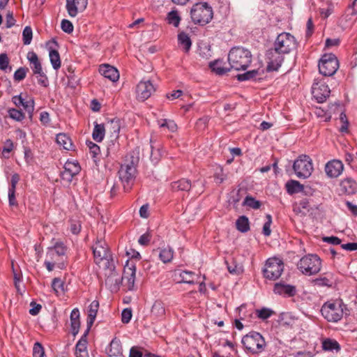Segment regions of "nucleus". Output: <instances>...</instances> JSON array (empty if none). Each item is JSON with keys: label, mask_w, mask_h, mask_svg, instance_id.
I'll list each match as a JSON object with an SVG mask.
<instances>
[{"label": "nucleus", "mask_w": 357, "mask_h": 357, "mask_svg": "<svg viewBox=\"0 0 357 357\" xmlns=\"http://www.w3.org/2000/svg\"><path fill=\"white\" fill-rule=\"evenodd\" d=\"M195 273L190 271H182L179 273V280L177 283H186L193 284L195 283L194 277Z\"/></svg>", "instance_id": "29"}, {"label": "nucleus", "mask_w": 357, "mask_h": 357, "mask_svg": "<svg viewBox=\"0 0 357 357\" xmlns=\"http://www.w3.org/2000/svg\"><path fill=\"white\" fill-rule=\"evenodd\" d=\"M322 348L324 351L338 352L340 350L341 347L335 340L326 338L322 341Z\"/></svg>", "instance_id": "28"}, {"label": "nucleus", "mask_w": 357, "mask_h": 357, "mask_svg": "<svg viewBox=\"0 0 357 357\" xmlns=\"http://www.w3.org/2000/svg\"><path fill=\"white\" fill-rule=\"evenodd\" d=\"M266 221L264 224L262 234L265 236H269L271 234V226L272 224V216L270 214L266 215Z\"/></svg>", "instance_id": "46"}, {"label": "nucleus", "mask_w": 357, "mask_h": 357, "mask_svg": "<svg viewBox=\"0 0 357 357\" xmlns=\"http://www.w3.org/2000/svg\"><path fill=\"white\" fill-rule=\"evenodd\" d=\"M8 113L10 118L17 121H22L25 117L24 114L22 110H19L15 108L8 109Z\"/></svg>", "instance_id": "41"}, {"label": "nucleus", "mask_w": 357, "mask_h": 357, "mask_svg": "<svg viewBox=\"0 0 357 357\" xmlns=\"http://www.w3.org/2000/svg\"><path fill=\"white\" fill-rule=\"evenodd\" d=\"M263 270L264 276L266 279L275 280L278 279L284 271V263L278 258H269Z\"/></svg>", "instance_id": "11"}, {"label": "nucleus", "mask_w": 357, "mask_h": 357, "mask_svg": "<svg viewBox=\"0 0 357 357\" xmlns=\"http://www.w3.org/2000/svg\"><path fill=\"white\" fill-rule=\"evenodd\" d=\"M297 267L303 273L312 275L320 271L321 261L317 255H307L300 259Z\"/></svg>", "instance_id": "8"}, {"label": "nucleus", "mask_w": 357, "mask_h": 357, "mask_svg": "<svg viewBox=\"0 0 357 357\" xmlns=\"http://www.w3.org/2000/svg\"><path fill=\"white\" fill-rule=\"evenodd\" d=\"M242 205L248 206L253 209H258L261 207V203L260 201L257 200L253 197L248 195L245 198Z\"/></svg>", "instance_id": "37"}, {"label": "nucleus", "mask_w": 357, "mask_h": 357, "mask_svg": "<svg viewBox=\"0 0 357 357\" xmlns=\"http://www.w3.org/2000/svg\"><path fill=\"white\" fill-rule=\"evenodd\" d=\"M109 132L111 133L110 137L119 138V131L121 129V121L118 118L112 119L108 123Z\"/></svg>", "instance_id": "32"}, {"label": "nucleus", "mask_w": 357, "mask_h": 357, "mask_svg": "<svg viewBox=\"0 0 357 357\" xmlns=\"http://www.w3.org/2000/svg\"><path fill=\"white\" fill-rule=\"evenodd\" d=\"M298 43L289 33L282 32L277 36L273 47L266 53V71H278L284 61L285 56L297 49Z\"/></svg>", "instance_id": "1"}, {"label": "nucleus", "mask_w": 357, "mask_h": 357, "mask_svg": "<svg viewBox=\"0 0 357 357\" xmlns=\"http://www.w3.org/2000/svg\"><path fill=\"white\" fill-rule=\"evenodd\" d=\"M293 169L299 178H309L313 171L312 159L309 155H301L294 162Z\"/></svg>", "instance_id": "9"}, {"label": "nucleus", "mask_w": 357, "mask_h": 357, "mask_svg": "<svg viewBox=\"0 0 357 357\" xmlns=\"http://www.w3.org/2000/svg\"><path fill=\"white\" fill-rule=\"evenodd\" d=\"M86 144L90 150L92 158H96L100 152V146L92 142H88Z\"/></svg>", "instance_id": "54"}, {"label": "nucleus", "mask_w": 357, "mask_h": 357, "mask_svg": "<svg viewBox=\"0 0 357 357\" xmlns=\"http://www.w3.org/2000/svg\"><path fill=\"white\" fill-rule=\"evenodd\" d=\"M241 343L245 349L252 354L261 353L266 345L264 337L256 331H251L244 335L241 340Z\"/></svg>", "instance_id": "5"}, {"label": "nucleus", "mask_w": 357, "mask_h": 357, "mask_svg": "<svg viewBox=\"0 0 357 357\" xmlns=\"http://www.w3.org/2000/svg\"><path fill=\"white\" fill-rule=\"evenodd\" d=\"M236 227L237 230L242 233H245L250 230L249 219L245 215L240 216L236 221Z\"/></svg>", "instance_id": "33"}, {"label": "nucleus", "mask_w": 357, "mask_h": 357, "mask_svg": "<svg viewBox=\"0 0 357 357\" xmlns=\"http://www.w3.org/2000/svg\"><path fill=\"white\" fill-rule=\"evenodd\" d=\"M16 20L14 18L13 13L8 11L6 15V28H11L15 24Z\"/></svg>", "instance_id": "58"}, {"label": "nucleus", "mask_w": 357, "mask_h": 357, "mask_svg": "<svg viewBox=\"0 0 357 357\" xmlns=\"http://www.w3.org/2000/svg\"><path fill=\"white\" fill-rule=\"evenodd\" d=\"M88 0H66V9L70 17H75L78 11L86 9Z\"/></svg>", "instance_id": "17"}, {"label": "nucleus", "mask_w": 357, "mask_h": 357, "mask_svg": "<svg viewBox=\"0 0 357 357\" xmlns=\"http://www.w3.org/2000/svg\"><path fill=\"white\" fill-rule=\"evenodd\" d=\"M258 74V70H252L244 73L237 75L236 78L239 82L251 80L254 79Z\"/></svg>", "instance_id": "39"}, {"label": "nucleus", "mask_w": 357, "mask_h": 357, "mask_svg": "<svg viewBox=\"0 0 357 357\" xmlns=\"http://www.w3.org/2000/svg\"><path fill=\"white\" fill-rule=\"evenodd\" d=\"M112 273L106 279V283L111 285L114 283V288L119 289L123 278H127V288L128 291H133L135 281L136 266L134 264H130L127 261L124 268V277L120 278L115 270V266L112 265Z\"/></svg>", "instance_id": "3"}, {"label": "nucleus", "mask_w": 357, "mask_h": 357, "mask_svg": "<svg viewBox=\"0 0 357 357\" xmlns=\"http://www.w3.org/2000/svg\"><path fill=\"white\" fill-rule=\"evenodd\" d=\"M213 17V8L207 2H197L190 9V18L195 24L204 26L209 23Z\"/></svg>", "instance_id": "4"}, {"label": "nucleus", "mask_w": 357, "mask_h": 357, "mask_svg": "<svg viewBox=\"0 0 357 357\" xmlns=\"http://www.w3.org/2000/svg\"><path fill=\"white\" fill-rule=\"evenodd\" d=\"M56 142L66 150H71L73 144L70 137L65 133H59L56 135Z\"/></svg>", "instance_id": "24"}, {"label": "nucleus", "mask_w": 357, "mask_h": 357, "mask_svg": "<svg viewBox=\"0 0 357 357\" xmlns=\"http://www.w3.org/2000/svg\"><path fill=\"white\" fill-rule=\"evenodd\" d=\"M285 187L287 193L289 195H294L298 192H303L305 195H307L311 190L310 188L305 187L298 181L293 179L288 181L286 183Z\"/></svg>", "instance_id": "18"}, {"label": "nucleus", "mask_w": 357, "mask_h": 357, "mask_svg": "<svg viewBox=\"0 0 357 357\" xmlns=\"http://www.w3.org/2000/svg\"><path fill=\"white\" fill-rule=\"evenodd\" d=\"M20 181V176L18 174L15 173L12 175L11 179H10V185L8 188V192H15L16 191V186L17 183Z\"/></svg>", "instance_id": "56"}, {"label": "nucleus", "mask_w": 357, "mask_h": 357, "mask_svg": "<svg viewBox=\"0 0 357 357\" xmlns=\"http://www.w3.org/2000/svg\"><path fill=\"white\" fill-rule=\"evenodd\" d=\"M28 70L29 69L25 67L19 68L14 73V79L18 82L23 80L26 77Z\"/></svg>", "instance_id": "50"}, {"label": "nucleus", "mask_w": 357, "mask_h": 357, "mask_svg": "<svg viewBox=\"0 0 357 357\" xmlns=\"http://www.w3.org/2000/svg\"><path fill=\"white\" fill-rule=\"evenodd\" d=\"M198 181H195L193 183H191V181L187 178H181L176 181H174L171 183L172 190L174 192L178 191H183V192H189L190 189L193 187L196 186V183Z\"/></svg>", "instance_id": "19"}, {"label": "nucleus", "mask_w": 357, "mask_h": 357, "mask_svg": "<svg viewBox=\"0 0 357 357\" xmlns=\"http://www.w3.org/2000/svg\"><path fill=\"white\" fill-rule=\"evenodd\" d=\"M318 67L321 75L331 77L337 70L339 61L334 54H324L319 60Z\"/></svg>", "instance_id": "10"}, {"label": "nucleus", "mask_w": 357, "mask_h": 357, "mask_svg": "<svg viewBox=\"0 0 357 357\" xmlns=\"http://www.w3.org/2000/svg\"><path fill=\"white\" fill-rule=\"evenodd\" d=\"M122 347L119 340L114 338L110 344L108 350V354L109 356H118L121 354Z\"/></svg>", "instance_id": "30"}, {"label": "nucleus", "mask_w": 357, "mask_h": 357, "mask_svg": "<svg viewBox=\"0 0 357 357\" xmlns=\"http://www.w3.org/2000/svg\"><path fill=\"white\" fill-rule=\"evenodd\" d=\"M61 28L63 31L67 33H71L73 31V23L68 20H62L61 23Z\"/></svg>", "instance_id": "52"}, {"label": "nucleus", "mask_w": 357, "mask_h": 357, "mask_svg": "<svg viewBox=\"0 0 357 357\" xmlns=\"http://www.w3.org/2000/svg\"><path fill=\"white\" fill-rule=\"evenodd\" d=\"M151 314L155 319H161L165 316V305L161 301H155L152 306Z\"/></svg>", "instance_id": "26"}, {"label": "nucleus", "mask_w": 357, "mask_h": 357, "mask_svg": "<svg viewBox=\"0 0 357 357\" xmlns=\"http://www.w3.org/2000/svg\"><path fill=\"white\" fill-rule=\"evenodd\" d=\"M273 292L284 298H289L296 294L297 289L294 285L286 284L284 282H279L274 284Z\"/></svg>", "instance_id": "15"}, {"label": "nucleus", "mask_w": 357, "mask_h": 357, "mask_svg": "<svg viewBox=\"0 0 357 357\" xmlns=\"http://www.w3.org/2000/svg\"><path fill=\"white\" fill-rule=\"evenodd\" d=\"M128 357H144V354L140 351L138 347H132L130 349Z\"/></svg>", "instance_id": "64"}, {"label": "nucleus", "mask_w": 357, "mask_h": 357, "mask_svg": "<svg viewBox=\"0 0 357 357\" xmlns=\"http://www.w3.org/2000/svg\"><path fill=\"white\" fill-rule=\"evenodd\" d=\"M151 239V234L149 232H146L142 234L138 239V243L143 246H146L149 245L150 241Z\"/></svg>", "instance_id": "60"}, {"label": "nucleus", "mask_w": 357, "mask_h": 357, "mask_svg": "<svg viewBox=\"0 0 357 357\" xmlns=\"http://www.w3.org/2000/svg\"><path fill=\"white\" fill-rule=\"evenodd\" d=\"M34 75H36L38 84L43 87H47L49 86L48 78L43 70L40 71L39 73H35Z\"/></svg>", "instance_id": "49"}, {"label": "nucleus", "mask_w": 357, "mask_h": 357, "mask_svg": "<svg viewBox=\"0 0 357 357\" xmlns=\"http://www.w3.org/2000/svg\"><path fill=\"white\" fill-rule=\"evenodd\" d=\"M344 304L342 301L326 302L321 308L322 316L330 322H337L343 316Z\"/></svg>", "instance_id": "7"}, {"label": "nucleus", "mask_w": 357, "mask_h": 357, "mask_svg": "<svg viewBox=\"0 0 357 357\" xmlns=\"http://www.w3.org/2000/svg\"><path fill=\"white\" fill-rule=\"evenodd\" d=\"M340 189L346 195H352L357 192V182L351 177H347L340 182Z\"/></svg>", "instance_id": "21"}, {"label": "nucleus", "mask_w": 357, "mask_h": 357, "mask_svg": "<svg viewBox=\"0 0 357 357\" xmlns=\"http://www.w3.org/2000/svg\"><path fill=\"white\" fill-rule=\"evenodd\" d=\"M155 91V89L150 80H142L137 85L136 88L137 99L141 101H144L147 100Z\"/></svg>", "instance_id": "14"}, {"label": "nucleus", "mask_w": 357, "mask_h": 357, "mask_svg": "<svg viewBox=\"0 0 357 357\" xmlns=\"http://www.w3.org/2000/svg\"><path fill=\"white\" fill-rule=\"evenodd\" d=\"M92 249L96 264H99L103 259H106L107 261L106 268L112 269V259L106 243L104 241L98 240Z\"/></svg>", "instance_id": "12"}, {"label": "nucleus", "mask_w": 357, "mask_h": 357, "mask_svg": "<svg viewBox=\"0 0 357 357\" xmlns=\"http://www.w3.org/2000/svg\"><path fill=\"white\" fill-rule=\"evenodd\" d=\"M167 20L169 24H172L175 27H178L181 22V17L179 16L177 10H172L168 13Z\"/></svg>", "instance_id": "36"}, {"label": "nucleus", "mask_w": 357, "mask_h": 357, "mask_svg": "<svg viewBox=\"0 0 357 357\" xmlns=\"http://www.w3.org/2000/svg\"><path fill=\"white\" fill-rule=\"evenodd\" d=\"M89 331H85L81 338L77 342L75 346L76 357H89L87 352V335Z\"/></svg>", "instance_id": "22"}, {"label": "nucleus", "mask_w": 357, "mask_h": 357, "mask_svg": "<svg viewBox=\"0 0 357 357\" xmlns=\"http://www.w3.org/2000/svg\"><path fill=\"white\" fill-rule=\"evenodd\" d=\"M33 357H45V350L43 345L36 342L33 347Z\"/></svg>", "instance_id": "48"}, {"label": "nucleus", "mask_w": 357, "mask_h": 357, "mask_svg": "<svg viewBox=\"0 0 357 357\" xmlns=\"http://www.w3.org/2000/svg\"><path fill=\"white\" fill-rule=\"evenodd\" d=\"M298 209L299 212H302L301 209L305 210V211H303V214H305L306 212H310L312 209L310 206V200L307 198L301 199L298 203Z\"/></svg>", "instance_id": "51"}, {"label": "nucleus", "mask_w": 357, "mask_h": 357, "mask_svg": "<svg viewBox=\"0 0 357 357\" xmlns=\"http://www.w3.org/2000/svg\"><path fill=\"white\" fill-rule=\"evenodd\" d=\"M52 248L58 256H64L66 253L67 248L63 243L61 241L56 242Z\"/></svg>", "instance_id": "47"}, {"label": "nucleus", "mask_w": 357, "mask_h": 357, "mask_svg": "<svg viewBox=\"0 0 357 357\" xmlns=\"http://www.w3.org/2000/svg\"><path fill=\"white\" fill-rule=\"evenodd\" d=\"M222 60L217 59L215 61L210 62L209 67L211 69V70L215 72L217 75H222L226 74L231 70L230 66L229 68L224 67L222 66Z\"/></svg>", "instance_id": "25"}, {"label": "nucleus", "mask_w": 357, "mask_h": 357, "mask_svg": "<svg viewBox=\"0 0 357 357\" xmlns=\"http://www.w3.org/2000/svg\"><path fill=\"white\" fill-rule=\"evenodd\" d=\"M213 177L215 182L218 184H220L227 179V174L224 173L223 168L219 166L216 168Z\"/></svg>", "instance_id": "42"}, {"label": "nucleus", "mask_w": 357, "mask_h": 357, "mask_svg": "<svg viewBox=\"0 0 357 357\" xmlns=\"http://www.w3.org/2000/svg\"><path fill=\"white\" fill-rule=\"evenodd\" d=\"M178 44L183 47L185 52H188L191 48L192 41L189 36L185 32H181L178 34Z\"/></svg>", "instance_id": "31"}, {"label": "nucleus", "mask_w": 357, "mask_h": 357, "mask_svg": "<svg viewBox=\"0 0 357 357\" xmlns=\"http://www.w3.org/2000/svg\"><path fill=\"white\" fill-rule=\"evenodd\" d=\"M275 312L273 310H272L270 308H267V307H262L260 310H256V314H257V317L262 320H265V319L269 318Z\"/></svg>", "instance_id": "44"}, {"label": "nucleus", "mask_w": 357, "mask_h": 357, "mask_svg": "<svg viewBox=\"0 0 357 357\" xmlns=\"http://www.w3.org/2000/svg\"><path fill=\"white\" fill-rule=\"evenodd\" d=\"M118 139L119 138L111 137V139L108 142L107 144L108 153L111 152L115 153L116 151L118 148Z\"/></svg>", "instance_id": "55"}, {"label": "nucleus", "mask_w": 357, "mask_h": 357, "mask_svg": "<svg viewBox=\"0 0 357 357\" xmlns=\"http://www.w3.org/2000/svg\"><path fill=\"white\" fill-rule=\"evenodd\" d=\"M100 73L110 81L114 82L119 78V73L117 69L109 64H103L99 68Z\"/></svg>", "instance_id": "20"}, {"label": "nucleus", "mask_w": 357, "mask_h": 357, "mask_svg": "<svg viewBox=\"0 0 357 357\" xmlns=\"http://www.w3.org/2000/svg\"><path fill=\"white\" fill-rule=\"evenodd\" d=\"M99 308V302L96 300L91 302L88 308V317L86 319L87 328L86 331H89L93 326Z\"/></svg>", "instance_id": "23"}, {"label": "nucleus", "mask_w": 357, "mask_h": 357, "mask_svg": "<svg viewBox=\"0 0 357 357\" xmlns=\"http://www.w3.org/2000/svg\"><path fill=\"white\" fill-rule=\"evenodd\" d=\"M105 135V128L103 123L94 122V128L92 132L93 139L97 142H101Z\"/></svg>", "instance_id": "27"}, {"label": "nucleus", "mask_w": 357, "mask_h": 357, "mask_svg": "<svg viewBox=\"0 0 357 357\" xmlns=\"http://www.w3.org/2000/svg\"><path fill=\"white\" fill-rule=\"evenodd\" d=\"M324 242L328 243L331 245H340L342 242L341 239L337 236H324L322 238Z\"/></svg>", "instance_id": "62"}, {"label": "nucleus", "mask_w": 357, "mask_h": 357, "mask_svg": "<svg viewBox=\"0 0 357 357\" xmlns=\"http://www.w3.org/2000/svg\"><path fill=\"white\" fill-rule=\"evenodd\" d=\"M49 57L52 68L57 70L61 68V58L59 53L56 50L50 49L49 52Z\"/></svg>", "instance_id": "34"}, {"label": "nucleus", "mask_w": 357, "mask_h": 357, "mask_svg": "<svg viewBox=\"0 0 357 357\" xmlns=\"http://www.w3.org/2000/svg\"><path fill=\"white\" fill-rule=\"evenodd\" d=\"M33 37L32 29L29 26H25L22 31V40L24 45H29L31 43Z\"/></svg>", "instance_id": "43"}, {"label": "nucleus", "mask_w": 357, "mask_h": 357, "mask_svg": "<svg viewBox=\"0 0 357 357\" xmlns=\"http://www.w3.org/2000/svg\"><path fill=\"white\" fill-rule=\"evenodd\" d=\"M79 327H80V320L79 319L70 320L71 333L73 336H75L78 334Z\"/></svg>", "instance_id": "61"}, {"label": "nucleus", "mask_w": 357, "mask_h": 357, "mask_svg": "<svg viewBox=\"0 0 357 357\" xmlns=\"http://www.w3.org/2000/svg\"><path fill=\"white\" fill-rule=\"evenodd\" d=\"M343 169V163L339 160H332L328 162L325 165V172L330 178H336L342 174Z\"/></svg>", "instance_id": "16"}, {"label": "nucleus", "mask_w": 357, "mask_h": 357, "mask_svg": "<svg viewBox=\"0 0 357 357\" xmlns=\"http://www.w3.org/2000/svg\"><path fill=\"white\" fill-rule=\"evenodd\" d=\"M63 168L75 176L78 174L81 170V167L77 162H71L69 160L65 163Z\"/></svg>", "instance_id": "38"}, {"label": "nucleus", "mask_w": 357, "mask_h": 357, "mask_svg": "<svg viewBox=\"0 0 357 357\" xmlns=\"http://www.w3.org/2000/svg\"><path fill=\"white\" fill-rule=\"evenodd\" d=\"M70 231L74 235H77L80 233L82 229L81 222L77 220L70 219Z\"/></svg>", "instance_id": "45"}, {"label": "nucleus", "mask_w": 357, "mask_h": 357, "mask_svg": "<svg viewBox=\"0 0 357 357\" xmlns=\"http://www.w3.org/2000/svg\"><path fill=\"white\" fill-rule=\"evenodd\" d=\"M136 173V165L133 160L121 165L118 174L125 192L131 190L135 180Z\"/></svg>", "instance_id": "6"}, {"label": "nucleus", "mask_w": 357, "mask_h": 357, "mask_svg": "<svg viewBox=\"0 0 357 357\" xmlns=\"http://www.w3.org/2000/svg\"><path fill=\"white\" fill-rule=\"evenodd\" d=\"M174 250L170 247L161 249L159 252V258L163 263H169L173 259Z\"/></svg>", "instance_id": "35"}, {"label": "nucleus", "mask_w": 357, "mask_h": 357, "mask_svg": "<svg viewBox=\"0 0 357 357\" xmlns=\"http://www.w3.org/2000/svg\"><path fill=\"white\" fill-rule=\"evenodd\" d=\"M9 65V59L6 53L0 54V70H6Z\"/></svg>", "instance_id": "57"}, {"label": "nucleus", "mask_w": 357, "mask_h": 357, "mask_svg": "<svg viewBox=\"0 0 357 357\" xmlns=\"http://www.w3.org/2000/svg\"><path fill=\"white\" fill-rule=\"evenodd\" d=\"M150 143H151V149L150 159L153 163L157 164L158 162V161L160 160V157L162 155L161 151L159 148H158V149L154 148L153 142L152 139H150Z\"/></svg>", "instance_id": "40"}, {"label": "nucleus", "mask_w": 357, "mask_h": 357, "mask_svg": "<svg viewBox=\"0 0 357 357\" xmlns=\"http://www.w3.org/2000/svg\"><path fill=\"white\" fill-rule=\"evenodd\" d=\"M132 310L130 308H125L121 312V321L123 324H128L132 318Z\"/></svg>", "instance_id": "53"}, {"label": "nucleus", "mask_w": 357, "mask_h": 357, "mask_svg": "<svg viewBox=\"0 0 357 357\" xmlns=\"http://www.w3.org/2000/svg\"><path fill=\"white\" fill-rule=\"evenodd\" d=\"M63 282L59 278H54L52 282V287L53 289L56 292H58L59 290H63Z\"/></svg>", "instance_id": "59"}, {"label": "nucleus", "mask_w": 357, "mask_h": 357, "mask_svg": "<svg viewBox=\"0 0 357 357\" xmlns=\"http://www.w3.org/2000/svg\"><path fill=\"white\" fill-rule=\"evenodd\" d=\"M199 54L203 58L208 59L211 56L210 47L206 45L204 47H199Z\"/></svg>", "instance_id": "63"}, {"label": "nucleus", "mask_w": 357, "mask_h": 357, "mask_svg": "<svg viewBox=\"0 0 357 357\" xmlns=\"http://www.w3.org/2000/svg\"><path fill=\"white\" fill-rule=\"evenodd\" d=\"M331 90L328 86L323 81H316L312 86V94L319 103H322L329 97Z\"/></svg>", "instance_id": "13"}, {"label": "nucleus", "mask_w": 357, "mask_h": 357, "mask_svg": "<svg viewBox=\"0 0 357 357\" xmlns=\"http://www.w3.org/2000/svg\"><path fill=\"white\" fill-rule=\"evenodd\" d=\"M252 54L248 49L241 46L232 47L228 54L230 68L245 70L252 62Z\"/></svg>", "instance_id": "2"}]
</instances>
